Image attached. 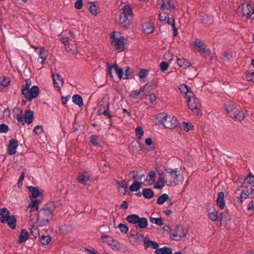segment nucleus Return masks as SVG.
Here are the masks:
<instances>
[{
    "mask_svg": "<svg viewBox=\"0 0 254 254\" xmlns=\"http://www.w3.org/2000/svg\"><path fill=\"white\" fill-rule=\"evenodd\" d=\"M143 31L146 34H150L153 32L154 29L153 26L150 23H146L142 25Z\"/></svg>",
    "mask_w": 254,
    "mask_h": 254,
    "instance_id": "obj_33",
    "label": "nucleus"
},
{
    "mask_svg": "<svg viewBox=\"0 0 254 254\" xmlns=\"http://www.w3.org/2000/svg\"><path fill=\"white\" fill-rule=\"evenodd\" d=\"M148 175L149 177V180L147 181L150 183V185L154 184L155 181V173L154 171H151L149 172Z\"/></svg>",
    "mask_w": 254,
    "mask_h": 254,
    "instance_id": "obj_50",
    "label": "nucleus"
},
{
    "mask_svg": "<svg viewBox=\"0 0 254 254\" xmlns=\"http://www.w3.org/2000/svg\"><path fill=\"white\" fill-rule=\"evenodd\" d=\"M28 189L31 192L33 198H36L42 194L43 190H42L38 189L37 187L29 186L28 187Z\"/></svg>",
    "mask_w": 254,
    "mask_h": 254,
    "instance_id": "obj_20",
    "label": "nucleus"
},
{
    "mask_svg": "<svg viewBox=\"0 0 254 254\" xmlns=\"http://www.w3.org/2000/svg\"><path fill=\"white\" fill-rule=\"evenodd\" d=\"M200 20L202 23L210 25L213 23V17L206 14L201 15Z\"/></svg>",
    "mask_w": 254,
    "mask_h": 254,
    "instance_id": "obj_25",
    "label": "nucleus"
},
{
    "mask_svg": "<svg viewBox=\"0 0 254 254\" xmlns=\"http://www.w3.org/2000/svg\"><path fill=\"white\" fill-rule=\"evenodd\" d=\"M118 228L120 229V231L124 233H127V231H128V228L127 226L124 224L120 223L118 225Z\"/></svg>",
    "mask_w": 254,
    "mask_h": 254,
    "instance_id": "obj_55",
    "label": "nucleus"
},
{
    "mask_svg": "<svg viewBox=\"0 0 254 254\" xmlns=\"http://www.w3.org/2000/svg\"><path fill=\"white\" fill-rule=\"evenodd\" d=\"M234 114H230L229 116L236 121H241L245 118L244 114L241 109H238V110L236 111Z\"/></svg>",
    "mask_w": 254,
    "mask_h": 254,
    "instance_id": "obj_17",
    "label": "nucleus"
},
{
    "mask_svg": "<svg viewBox=\"0 0 254 254\" xmlns=\"http://www.w3.org/2000/svg\"><path fill=\"white\" fill-rule=\"evenodd\" d=\"M131 173L133 174L132 179L135 181H137V180H141L142 179H144L145 181H147V179L145 178L144 174H141L140 171L133 170L129 173V175Z\"/></svg>",
    "mask_w": 254,
    "mask_h": 254,
    "instance_id": "obj_24",
    "label": "nucleus"
},
{
    "mask_svg": "<svg viewBox=\"0 0 254 254\" xmlns=\"http://www.w3.org/2000/svg\"><path fill=\"white\" fill-rule=\"evenodd\" d=\"M224 193L220 191L218 194V197L216 200L217 204L221 209H223L225 206V203L224 200Z\"/></svg>",
    "mask_w": 254,
    "mask_h": 254,
    "instance_id": "obj_23",
    "label": "nucleus"
},
{
    "mask_svg": "<svg viewBox=\"0 0 254 254\" xmlns=\"http://www.w3.org/2000/svg\"><path fill=\"white\" fill-rule=\"evenodd\" d=\"M39 94V88L37 86H33L31 89H24L23 95L28 101H31L33 99L36 98Z\"/></svg>",
    "mask_w": 254,
    "mask_h": 254,
    "instance_id": "obj_9",
    "label": "nucleus"
},
{
    "mask_svg": "<svg viewBox=\"0 0 254 254\" xmlns=\"http://www.w3.org/2000/svg\"><path fill=\"white\" fill-rule=\"evenodd\" d=\"M18 146V141L15 139H11L8 145V152L9 155H13L16 153V149Z\"/></svg>",
    "mask_w": 254,
    "mask_h": 254,
    "instance_id": "obj_15",
    "label": "nucleus"
},
{
    "mask_svg": "<svg viewBox=\"0 0 254 254\" xmlns=\"http://www.w3.org/2000/svg\"><path fill=\"white\" fill-rule=\"evenodd\" d=\"M143 183H141L138 181H135L132 183L129 187V190L131 191H136L140 190L141 187V185Z\"/></svg>",
    "mask_w": 254,
    "mask_h": 254,
    "instance_id": "obj_37",
    "label": "nucleus"
},
{
    "mask_svg": "<svg viewBox=\"0 0 254 254\" xmlns=\"http://www.w3.org/2000/svg\"><path fill=\"white\" fill-rule=\"evenodd\" d=\"M52 77L53 78V82L54 87L55 88H57L58 90L60 91L61 90V86H60V84L59 83V81H57V79L60 81V84L62 86L63 85L64 80L62 78H60V75L58 73H52Z\"/></svg>",
    "mask_w": 254,
    "mask_h": 254,
    "instance_id": "obj_18",
    "label": "nucleus"
},
{
    "mask_svg": "<svg viewBox=\"0 0 254 254\" xmlns=\"http://www.w3.org/2000/svg\"><path fill=\"white\" fill-rule=\"evenodd\" d=\"M110 38L112 39V44L116 50L119 52L124 50L125 46L124 41L125 39L121 35V33L114 31L112 33Z\"/></svg>",
    "mask_w": 254,
    "mask_h": 254,
    "instance_id": "obj_5",
    "label": "nucleus"
},
{
    "mask_svg": "<svg viewBox=\"0 0 254 254\" xmlns=\"http://www.w3.org/2000/svg\"><path fill=\"white\" fill-rule=\"evenodd\" d=\"M9 83V80L8 79H6L4 78L0 83V88H4L6 87Z\"/></svg>",
    "mask_w": 254,
    "mask_h": 254,
    "instance_id": "obj_59",
    "label": "nucleus"
},
{
    "mask_svg": "<svg viewBox=\"0 0 254 254\" xmlns=\"http://www.w3.org/2000/svg\"><path fill=\"white\" fill-rule=\"evenodd\" d=\"M51 241V237L50 235H43L40 238V242L43 245H47Z\"/></svg>",
    "mask_w": 254,
    "mask_h": 254,
    "instance_id": "obj_40",
    "label": "nucleus"
},
{
    "mask_svg": "<svg viewBox=\"0 0 254 254\" xmlns=\"http://www.w3.org/2000/svg\"><path fill=\"white\" fill-rule=\"evenodd\" d=\"M90 179V176L87 175V173H83L79 175L77 177V180L82 184L88 181Z\"/></svg>",
    "mask_w": 254,
    "mask_h": 254,
    "instance_id": "obj_35",
    "label": "nucleus"
},
{
    "mask_svg": "<svg viewBox=\"0 0 254 254\" xmlns=\"http://www.w3.org/2000/svg\"><path fill=\"white\" fill-rule=\"evenodd\" d=\"M90 12L94 15H97L99 9L95 4V2H92L90 3V5L89 7Z\"/></svg>",
    "mask_w": 254,
    "mask_h": 254,
    "instance_id": "obj_38",
    "label": "nucleus"
},
{
    "mask_svg": "<svg viewBox=\"0 0 254 254\" xmlns=\"http://www.w3.org/2000/svg\"><path fill=\"white\" fill-rule=\"evenodd\" d=\"M230 216L228 211L222 212L220 213V217L219 219L221 221L227 222L230 220Z\"/></svg>",
    "mask_w": 254,
    "mask_h": 254,
    "instance_id": "obj_39",
    "label": "nucleus"
},
{
    "mask_svg": "<svg viewBox=\"0 0 254 254\" xmlns=\"http://www.w3.org/2000/svg\"><path fill=\"white\" fill-rule=\"evenodd\" d=\"M167 19L166 13L165 12L160 13L159 15V20L160 22L163 23H166V21Z\"/></svg>",
    "mask_w": 254,
    "mask_h": 254,
    "instance_id": "obj_60",
    "label": "nucleus"
},
{
    "mask_svg": "<svg viewBox=\"0 0 254 254\" xmlns=\"http://www.w3.org/2000/svg\"><path fill=\"white\" fill-rule=\"evenodd\" d=\"M148 86H151V85H148V83H147L143 87H141L140 88L139 90L138 91H133L132 92L131 94V96H134L135 95V97H134V98H137L138 96L141 93H143L146 87Z\"/></svg>",
    "mask_w": 254,
    "mask_h": 254,
    "instance_id": "obj_42",
    "label": "nucleus"
},
{
    "mask_svg": "<svg viewBox=\"0 0 254 254\" xmlns=\"http://www.w3.org/2000/svg\"><path fill=\"white\" fill-rule=\"evenodd\" d=\"M179 89L180 90V92L182 93L185 94L188 97L189 96L188 95L189 93H191L192 94L191 88L190 87H189L188 85L185 84H182L179 87Z\"/></svg>",
    "mask_w": 254,
    "mask_h": 254,
    "instance_id": "obj_36",
    "label": "nucleus"
},
{
    "mask_svg": "<svg viewBox=\"0 0 254 254\" xmlns=\"http://www.w3.org/2000/svg\"><path fill=\"white\" fill-rule=\"evenodd\" d=\"M162 3H161L160 8L162 9H174L176 6L174 2H172L170 0H168L165 4L164 0H161Z\"/></svg>",
    "mask_w": 254,
    "mask_h": 254,
    "instance_id": "obj_26",
    "label": "nucleus"
},
{
    "mask_svg": "<svg viewBox=\"0 0 254 254\" xmlns=\"http://www.w3.org/2000/svg\"><path fill=\"white\" fill-rule=\"evenodd\" d=\"M158 118L161 120L163 125L167 128L173 129L178 127L177 119L175 117L169 116L162 113L158 115Z\"/></svg>",
    "mask_w": 254,
    "mask_h": 254,
    "instance_id": "obj_6",
    "label": "nucleus"
},
{
    "mask_svg": "<svg viewBox=\"0 0 254 254\" xmlns=\"http://www.w3.org/2000/svg\"><path fill=\"white\" fill-rule=\"evenodd\" d=\"M144 133L142 127L141 126H138L135 128L136 135L137 136V138L140 139L141 136L143 135Z\"/></svg>",
    "mask_w": 254,
    "mask_h": 254,
    "instance_id": "obj_48",
    "label": "nucleus"
},
{
    "mask_svg": "<svg viewBox=\"0 0 254 254\" xmlns=\"http://www.w3.org/2000/svg\"><path fill=\"white\" fill-rule=\"evenodd\" d=\"M38 201L37 200H32V202L30 203L28 207H27V209L26 210V211H29L30 212H31L32 209L35 208V210H38L39 206H37V204H36V202Z\"/></svg>",
    "mask_w": 254,
    "mask_h": 254,
    "instance_id": "obj_44",
    "label": "nucleus"
},
{
    "mask_svg": "<svg viewBox=\"0 0 254 254\" xmlns=\"http://www.w3.org/2000/svg\"><path fill=\"white\" fill-rule=\"evenodd\" d=\"M30 233L34 238H37L39 234V231L36 227L32 226L30 229Z\"/></svg>",
    "mask_w": 254,
    "mask_h": 254,
    "instance_id": "obj_51",
    "label": "nucleus"
},
{
    "mask_svg": "<svg viewBox=\"0 0 254 254\" xmlns=\"http://www.w3.org/2000/svg\"><path fill=\"white\" fill-rule=\"evenodd\" d=\"M176 57L177 59V64L180 67H182L184 69H186L188 67L191 66V64L189 63L185 59L178 58L177 57Z\"/></svg>",
    "mask_w": 254,
    "mask_h": 254,
    "instance_id": "obj_29",
    "label": "nucleus"
},
{
    "mask_svg": "<svg viewBox=\"0 0 254 254\" xmlns=\"http://www.w3.org/2000/svg\"><path fill=\"white\" fill-rule=\"evenodd\" d=\"M58 207H59L58 202L50 201L40 209L36 216V221L39 226L48 224L53 219L54 212Z\"/></svg>",
    "mask_w": 254,
    "mask_h": 254,
    "instance_id": "obj_1",
    "label": "nucleus"
},
{
    "mask_svg": "<svg viewBox=\"0 0 254 254\" xmlns=\"http://www.w3.org/2000/svg\"><path fill=\"white\" fill-rule=\"evenodd\" d=\"M9 128L7 125L4 124L0 125V132L6 133L8 131Z\"/></svg>",
    "mask_w": 254,
    "mask_h": 254,
    "instance_id": "obj_58",
    "label": "nucleus"
},
{
    "mask_svg": "<svg viewBox=\"0 0 254 254\" xmlns=\"http://www.w3.org/2000/svg\"><path fill=\"white\" fill-rule=\"evenodd\" d=\"M114 68L119 78L121 79L123 77L124 73L123 68L119 67L117 64H115V65H114Z\"/></svg>",
    "mask_w": 254,
    "mask_h": 254,
    "instance_id": "obj_46",
    "label": "nucleus"
},
{
    "mask_svg": "<svg viewBox=\"0 0 254 254\" xmlns=\"http://www.w3.org/2000/svg\"><path fill=\"white\" fill-rule=\"evenodd\" d=\"M238 109H241V108L238 107L235 104L232 103H230L229 104H227L226 106V110L228 116L230 114L234 115V113H235L236 111H238Z\"/></svg>",
    "mask_w": 254,
    "mask_h": 254,
    "instance_id": "obj_19",
    "label": "nucleus"
},
{
    "mask_svg": "<svg viewBox=\"0 0 254 254\" xmlns=\"http://www.w3.org/2000/svg\"><path fill=\"white\" fill-rule=\"evenodd\" d=\"M156 254H172V249L168 247H164L163 248L158 249L157 248L155 251Z\"/></svg>",
    "mask_w": 254,
    "mask_h": 254,
    "instance_id": "obj_31",
    "label": "nucleus"
},
{
    "mask_svg": "<svg viewBox=\"0 0 254 254\" xmlns=\"http://www.w3.org/2000/svg\"><path fill=\"white\" fill-rule=\"evenodd\" d=\"M149 220L152 223H154L159 226H162L163 224L162 218H158L150 217Z\"/></svg>",
    "mask_w": 254,
    "mask_h": 254,
    "instance_id": "obj_47",
    "label": "nucleus"
},
{
    "mask_svg": "<svg viewBox=\"0 0 254 254\" xmlns=\"http://www.w3.org/2000/svg\"><path fill=\"white\" fill-rule=\"evenodd\" d=\"M116 182L117 185H118L119 187L124 189L125 191H127V184L125 181H123L121 182L116 181Z\"/></svg>",
    "mask_w": 254,
    "mask_h": 254,
    "instance_id": "obj_53",
    "label": "nucleus"
},
{
    "mask_svg": "<svg viewBox=\"0 0 254 254\" xmlns=\"http://www.w3.org/2000/svg\"><path fill=\"white\" fill-rule=\"evenodd\" d=\"M161 71L164 72L166 71L169 67V64L166 62H162L160 65Z\"/></svg>",
    "mask_w": 254,
    "mask_h": 254,
    "instance_id": "obj_56",
    "label": "nucleus"
},
{
    "mask_svg": "<svg viewBox=\"0 0 254 254\" xmlns=\"http://www.w3.org/2000/svg\"><path fill=\"white\" fill-rule=\"evenodd\" d=\"M184 124L185 125L184 129L186 131H189L190 129H192L193 127V126L191 123L184 122Z\"/></svg>",
    "mask_w": 254,
    "mask_h": 254,
    "instance_id": "obj_61",
    "label": "nucleus"
},
{
    "mask_svg": "<svg viewBox=\"0 0 254 254\" xmlns=\"http://www.w3.org/2000/svg\"><path fill=\"white\" fill-rule=\"evenodd\" d=\"M101 239L104 243H107L109 245H111L114 242V240L112 237L108 235H103L101 236Z\"/></svg>",
    "mask_w": 254,
    "mask_h": 254,
    "instance_id": "obj_43",
    "label": "nucleus"
},
{
    "mask_svg": "<svg viewBox=\"0 0 254 254\" xmlns=\"http://www.w3.org/2000/svg\"><path fill=\"white\" fill-rule=\"evenodd\" d=\"M40 49V50L39 54L38 59H41V63L43 64L46 60V56L45 55V49L44 48L42 47H41Z\"/></svg>",
    "mask_w": 254,
    "mask_h": 254,
    "instance_id": "obj_45",
    "label": "nucleus"
},
{
    "mask_svg": "<svg viewBox=\"0 0 254 254\" xmlns=\"http://www.w3.org/2000/svg\"><path fill=\"white\" fill-rule=\"evenodd\" d=\"M143 242L145 250L150 247H152L153 249L156 250L159 247V244L156 242L150 240L147 236L144 238Z\"/></svg>",
    "mask_w": 254,
    "mask_h": 254,
    "instance_id": "obj_16",
    "label": "nucleus"
},
{
    "mask_svg": "<svg viewBox=\"0 0 254 254\" xmlns=\"http://www.w3.org/2000/svg\"><path fill=\"white\" fill-rule=\"evenodd\" d=\"M109 99L107 96H104L99 104V111L102 113L104 110H109Z\"/></svg>",
    "mask_w": 254,
    "mask_h": 254,
    "instance_id": "obj_14",
    "label": "nucleus"
},
{
    "mask_svg": "<svg viewBox=\"0 0 254 254\" xmlns=\"http://www.w3.org/2000/svg\"><path fill=\"white\" fill-rule=\"evenodd\" d=\"M187 230L181 225L177 226L173 229L170 235L172 239L179 241L182 238L186 237Z\"/></svg>",
    "mask_w": 254,
    "mask_h": 254,
    "instance_id": "obj_8",
    "label": "nucleus"
},
{
    "mask_svg": "<svg viewBox=\"0 0 254 254\" xmlns=\"http://www.w3.org/2000/svg\"><path fill=\"white\" fill-rule=\"evenodd\" d=\"M148 73V70L145 69H141L139 70L138 76L141 79H144Z\"/></svg>",
    "mask_w": 254,
    "mask_h": 254,
    "instance_id": "obj_54",
    "label": "nucleus"
},
{
    "mask_svg": "<svg viewBox=\"0 0 254 254\" xmlns=\"http://www.w3.org/2000/svg\"><path fill=\"white\" fill-rule=\"evenodd\" d=\"M14 113L13 117L16 119L18 122V125H21L24 126V123L23 120V111L19 107H16L13 110Z\"/></svg>",
    "mask_w": 254,
    "mask_h": 254,
    "instance_id": "obj_12",
    "label": "nucleus"
},
{
    "mask_svg": "<svg viewBox=\"0 0 254 254\" xmlns=\"http://www.w3.org/2000/svg\"><path fill=\"white\" fill-rule=\"evenodd\" d=\"M139 216L136 214H131L127 216L126 220L130 223L136 224L138 222Z\"/></svg>",
    "mask_w": 254,
    "mask_h": 254,
    "instance_id": "obj_34",
    "label": "nucleus"
},
{
    "mask_svg": "<svg viewBox=\"0 0 254 254\" xmlns=\"http://www.w3.org/2000/svg\"><path fill=\"white\" fill-rule=\"evenodd\" d=\"M208 216L209 218L212 221H215L218 218V211H216L214 212L209 213Z\"/></svg>",
    "mask_w": 254,
    "mask_h": 254,
    "instance_id": "obj_52",
    "label": "nucleus"
},
{
    "mask_svg": "<svg viewBox=\"0 0 254 254\" xmlns=\"http://www.w3.org/2000/svg\"><path fill=\"white\" fill-rule=\"evenodd\" d=\"M0 220L2 223H7L12 229H15L16 225V219L14 215H9V211L5 207L0 210Z\"/></svg>",
    "mask_w": 254,
    "mask_h": 254,
    "instance_id": "obj_3",
    "label": "nucleus"
},
{
    "mask_svg": "<svg viewBox=\"0 0 254 254\" xmlns=\"http://www.w3.org/2000/svg\"><path fill=\"white\" fill-rule=\"evenodd\" d=\"M61 40L64 44L67 52L74 55H76L77 53V46L73 43H69V38L61 36Z\"/></svg>",
    "mask_w": 254,
    "mask_h": 254,
    "instance_id": "obj_10",
    "label": "nucleus"
},
{
    "mask_svg": "<svg viewBox=\"0 0 254 254\" xmlns=\"http://www.w3.org/2000/svg\"><path fill=\"white\" fill-rule=\"evenodd\" d=\"M194 46L195 48L198 49V52H202L206 55H210V51L206 48V45L205 43L199 39H196L194 43Z\"/></svg>",
    "mask_w": 254,
    "mask_h": 254,
    "instance_id": "obj_11",
    "label": "nucleus"
},
{
    "mask_svg": "<svg viewBox=\"0 0 254 254\" xmlns=\"http://www.w3.org/2000/svg\"><path fill=\"white\" fill-rule=\"evenodd\" d=\"M142 194L146 199H150L154 195V192L151 189H144L142 190Z\"/></svg>",
    "mask_w": 254,
    "mask_h": 254,
    "instance_id": "obj_30",
    "label": "nucleus"
},
{
    "mask_svg": "<svg viewBox=\"0 0 254 254\" xmlns=\"http://www.w3.org/2000/svg\"><path fill=\"white\" fill-rule=\"evenodd\" d=\"M249 179L248 183L254 186V176L252 173H250L247 178V180Z\"/></svg>",
    "mask_w": 254,
    "mask_h": 254,
    "instance_id": "obj_64",
    "label": "nucleus"
},
{
    "mask_svg": "<svg viewBox=\"0 0 254 254\" xmlns=\"http://www.w3.org/2000/svg\"><path fill=\"white\" fill-rule=\"evenodd\" d=\"M129 149L133 153H137L142 149L141 144L138 141H132L128 146Z\"/></svg>",
    "mask_w": 254,
    "mask_h": 254,
    "instance_id": "obj_21",
    "label": "nucleus"
},
{
    "mask_svg": "<svg viewBox=\"0 0 254 254\" xmlns=\"http://www.w3.org/2000/svg\"><path fill=\"white\" fill-rule=\"evenodd\" d=\"M246 78L249 81H252L254 82V72L248 71L246 75Z\"/></svg>",
    "mask_w": 254,
    "mask_h": 254,
    "instance_id": "obj_63",
    "label": "nucleus"
},
{
    "mask_svg": "<svg viewBox=\"0 0 254 254\" xmlns=\"http://www.w3.org/2000/svg\"><path fill=\"white\" fill-rule=\"evenodd\" d=\"M188 106L189 108L194 113L197 115L199 114L200 104L199 100L195 96L191 95L188 96Z\"/></svg>",
    "mask_w": 254,
    "mask_h": 254,
    "instance_id": "obj_7",
    "label": "nucleus"
},
{
    "mask_svg": "<svg viewBox=\"0 0 254 254\" xmlns=\"http://www.w3.org/2000/svg\"><path fill=\"white\" fill-rule=\"evenodd\" d=\"M33 118L34 113L33 111L31 110H26L25 112L24 120L26 123L28 124H31L33 121Z\"/></svg>",
    "mask_w": 254,
    "mask_h": 254,
    "instance_id": "obj_28",
    "label": "nucleus"
},
{
    "mask_svg": "<svg viewBox=\"0 0 254 254\" xmlns=\"http://www.w3.org/2000/svg\"><path fill=\"white\" fill-rule=\"evenodd\" d=\"M72 102L79 107H82L83 105L82 98L78 94H75L72 96Z\"/></svg>",
    "mask_w": 254,
    "mask_h": 254,
    "instance_id": "obj_32",
    "label": "nucleus"
},
{
    "mask_svg": "<svg viewBox=\"0 0 254 254\" xmlns=\"http://www.w3.org/2000/svg\"><path fill=\"white\" fill-rule=\"evenodd\" d=\"M131 70L132 69L129 67H127L125 70V77H124V79H130L131 78V76L130 75Z\"/></svg>",
    "mask_w": 254,
    "mask_h": 254,
    "instance_id": "obj_62",
    "label": "nucleus"
},
{
    "mask_svg": "<svg viewBox=\"0 0 254 254\" xmlns=\"http://www.w3.org/2000/svg\"><path fill=\"white\" fill-rule=\"evenodd\" d=\"M148 221L145 217H140L138 219L137 224H136L135 227L138 229H145L147 227Z\"/></svg>",
    "mask_w": 254,
    "mask_h": 254,
    "instance_id": "obj_22",
    "label": "nucleus"
},
{
    "mask_svg": "<svg viewBox=\"0 0 254 254\" xmlns=\"http://www.w3.org/2000/svg\"><path fill=\"white\" fill-rule=\"evenodd\" d=\"M29 237V233L25 229H22L18 238V243L25 242Z\"/></svg>",
    "mask_w": 254,
    "mask_h": 254,
    "instance_id": "obj_27",
    "label": "nucleus"
},
{
    "mask_svg": "<svg viewBox=\"0 0 254 254\" xmlns=\"http://www.w3.org/2000/svg\"><path fill=\"white\" fill-rule=\"evenodd\" d=\"M33 131L37 135L41 134L43 131L42 126H37L34 129Z\"/></svg>",
    "mask_w": 254,
    "mask_h": 254,
    "instance_id": "obj_57",
    "label": "nucleus"
},
{
    "mask_svg": "<svg viewBox=\"0 0 254 254\" xmlns=\"http://www.w3.org/2000/svg\"><path fill=\"white\" fill-rule=\"evenodd\" d=\"M242 10L243 12V16H246L247 18L252 17L253 7L251 3L248 2L243 3L242 5Z\"/></svg>",
    "mask_w": 254,
    "mask_h": 254,
    "instance_id": "obj_13",
    "label": "nucleus"
},
{
    "mask_svg": "<svg viewBox=\"0 0 254 254\" xmlns=\"http://www.w3.org/2000/svg\"><path fill=\"white\" fill-rule=\"evenodd\" d=\"M164 170L167 185L168 186H175L177 185L179 183V180L177 169L167 168Z\"/></svg>",
    "mask_w": 254,
    "mask_h": 254,
    "instance_id": "obj_4",
    "label": "nucleus"
},
{
    "mask_svg": "<svg viewBox=\"0 0 254 254\" xmlns=\"http://www.w3.org/2000/svg\"><path fill=\"white\" fill-rule=\"evenodd\" d=\"M250 195V192L248 190H243L242 194L240 195V198L239 197L237 198L238 201H239V202L241 203L242 202L243 198H247Z\"/></svg>",
    "mask_w": 254,
    "mask_h": 254,
    "instance_id": "obj_49",
    "label": "nucleus"
},
{
    "mask_svg": "<svg viewBox=\"0 0 254 254\" xmlns=\"http://www.w3.org/2000/svg\"><path fill=\"white\" fill-rule=\"evenodd\" d=\"M169 195L167 193H164L160 195L157 200V203L158 204H162L166 201L168 200Z\"/></svg>",
    "mask_w": 254,
    "mask_h": 254,
    "instance_id": "obj_41",
    "label": "nucleus"
},
{
    "mask_svg": "<svg viewBox=\"0 0 254 254\" xmlns=\"http://www.w3.org/2000/svg\"><path fill=\"white\" fill-rule=\"evenodd\" d=\"M122 9L123 11L120 14L117 23L122 27L127 29L129 28L132 23L133 13L132 8L128 5H125Z\"/></svg>",
    "mask_w": 254,
    "mask_h": 254,
    "instance_id": "obj_2",
    "label": "nucleus"
}]
</instances>
